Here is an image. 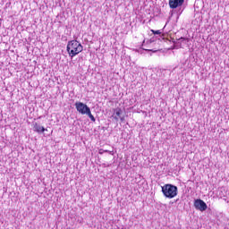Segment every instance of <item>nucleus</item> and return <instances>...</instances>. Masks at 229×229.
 <instances>
[{
  "instance_id": "f257e3e1",
  "label": "nucleus",
  "mask_w": 229,
  "mask_h": 229,
  "mask_svg": "<svg viewBox=\"0 0 229 229\" xmlns=\"http://www.w3.org/2000/svg\"><path fill=\"white\" fill-rule=\"evenodd\" d=\"M66 51L72 58L76 56V55H80L81 51H83V46L78 40L69 41L66 47Z\"/></svg>"
},
{
  "instance_id": "f03ea898",
  "label": "nucleus",
  "mask_w": 229,
  "mask_h": 229,
  "mask_svg": "<svg viewBox=\"0 0 229 229\" xmlns=\"http://www.w3.org/2000/svg\"><path fill=\"white\" fill-rule=\"evenodd\" d=\"M75 108L77 112H79V114H81V115H88L90 121H92L93 123H96V118L92 114V112L90 111V107L87 106L86 104H83L82 102H76Z\"/></svg>"
},
{
  "instance_id": "7ed1b4c3",
  "label": "nucleus",
  "mask_w": 229,
  "mask_h": 229,
  "mask_svg": "<svg viewBox=\"0 0 229 229\" xmlns=\"http://www.w3.org/2000/svg\"><path fill=\"white\" fill-rule=\"evenodd\" d=\"M161 189L165 198H168V199H173L178 196V187L175 185L165 184Z\"/></svg>"
},
{
  "instance_id": "20e7f679",
  "label": "nucleus",
  "mask_w": 229,
  "mask_h": 229,
  "mask_svg": "<svg viewBox=\"0 0 229 229\" xmlns=\"http://www.w3.org/2000/svg\"><path fill=\"white\" fill-rule=\"evenodd\" d=\"M194 208H196V210H199L200 212H205V210H207V203H205V201L199 199H195Z\"/></svg>"
},
{
  "instance_id": "39448f33",
  "label": "nucleus",
  "mask_w": 229,
  "mask_h": 229,
  "mask_svg": "<svg viewBox=\"0 0 229 229\" xmlns=\"http://www.w3.org/2000/svg\"><path fill=\"white\" fill-rule=\"evenodd\" d=\"M184 1L185 0H169V6H170V8L174 10V8H178V6H182V4H183Z\"/></svg>"
},
{
  "instance_id": "423d86ee",
  "label": "nucleus",
  "mask_w": 229,
  "mask_h": 229,
  "mask_svg": "<svg viewBox=\"0 0 229 229\" xmlns=\"http://www.w3.org/2000/svg\"><path fill=\"white\" fill-rule=\"evenodd\" d=\"M122 114H123V110H121V108L118 107V108L114 109V114H113L114 119L116 122L119 121V119H120L122 122L124 121V117L121 116Z\"/></svg>"
},
{
  "instance_id": "0eeeda50",
  "label": "nucleus",
  "mask_w": 229,
  "mask_h": 229,
  "mask_svg": "<svg viewBox=\"0 0 229 229\" xmlns=\"http://www.w3.org/2000/svg\"><path fill=\"white\" fill-rule=\"evenodd\" d=\"M33 131L37 133H44V131H47V129L44 128V126H41L38 123H33Z\"/></svg>"
},
{
  "instance_id": "6e6552de",
  "label": "nucleus",
  "mask_w": 229,
  "mask_h": 229,
  "mask_svg": "<svg viewBox=\"0 0 229 229\" xmlns=\"http://www.w3.org/2000/svg\"><path fill=\"white\" fill-rule=\"evenodd\" d=\"M98 153H99V155H103V153H110V154H112V151L104 150L103 148H100V149L98 150Z\"/></svg>"
},
{
  "instance_id": "1a4fd4ad",
  "label": "nucleus",
  "mask_w": 229,
  "mask_h": 229,
  "mask_svg": "<svg viewBox=\"0 0 229 229\" xmlns=\"http://www.w3.org/2000/svg\"><path fill=\"white\" fill-rule=\"evenodd\" d=\"M152 31V33H154V35H160L161 33H162V31H160V30H151Z\"/></svg>"
},
{
  "instance_id": "9d476101",
  "label": "nucleus",
  "mask_w": 229,
  "mask_h": 229,
  "mask_svg": "<svg viewBox=\"0 0 229 229\" xmlns=\"http://www.w3.org/2000/svg\"><path fill=\"white\" fill-rule=\"evenodd\" d=\"M179 40H181V42H185L187 39H185L184 38H181Z\"/></svg>"
},
{
  "instance_id": "9b49d317",
  "label": "nucleus",
  "mask_w": 229,
  "mask_h": 229,
  "mask_svg": "<svg viewBox=\"0 0 229 229\" xmlns=\"http://www.w3.org/2000/svg\"><path fill=\"white\" fill-rule=\"evenodd\" d=\"M147 51H153V50H151V49H148V50H147Z\"/></svg>"
},
{
  "instance_id": "f8f14e48",
  "label": "nucleus",
  "mask_w": 229,
  "mask_h": 229,
  "mask_svg": "<svg viewBox=\"0 0 229 229\" xmlns=\"http://www.w3.org/2000/svg\"><path fill=\"white\" fill-rule=\"evenodd\" d=\"M67 229H71V228H67Z\"/></svg>"
}]
</instances>
